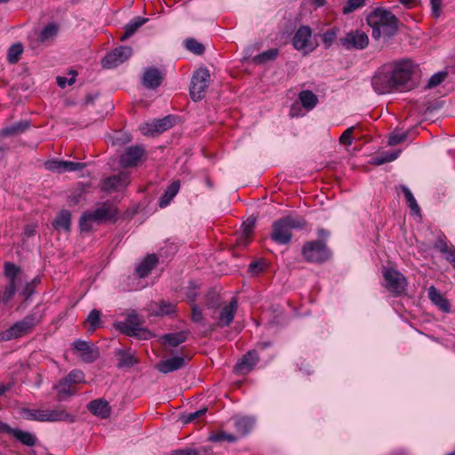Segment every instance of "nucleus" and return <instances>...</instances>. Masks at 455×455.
<instances>
[{
    "instance_id": "nucleus-39",
    "label": "nucleus",
    "mask_w": 455,
    "mask_h": 455,
    "mask_svg": "<svg viewBox=\"0 0 455 455\" xmlns=\"http://www.w3.org/2000/svg\"><path fill=\"white\" fill-rule=\"evenodd\" d=\"M20 273V267L14 263L6 262L4 264V275L8 279V283L16 284V280Z\"/></svg>"
},
{
    "instance_id": "nucleus-22",
    "label": "nucleus",
    "mask_w": 455,
    "mask_h": 455,
    "mask_svg": "<svg viewBox=\"0 0 455 455\" xmlns=\"http://www.w3.org/2000/svg\"><path fill=\"white\" fill-rule=\"evenodd\" d=\"M312 36V30L308 26H300L295 32L292 38V44L295 49L301 51L307 47Z\"/></svg>"
},
{
    "instance_id": "nucleus-51",
    "label": "nucleus",
    "mask_w": 455,
    "mask_h": 455,
    "mask_svg": "<svg viewBox=\"0 0 455 455\" xmlns=\"http://www.w3.org/2000/svg\"><path fill=\"white\" fill-rule=\"evenodd\" d=\"M407 138H408V132H393L389 135L388 144L390 146H396L398 144H401L404 140H406Z\"/></svg>"
},
{
    "instance_id": "nucleus-53",
    "label": "nucleus",
    "mask_w": 455,
    "mask_h": 455,
    "mask_svg": "<svg viewBox=\"0 0 455 455\" xmlns=\"http://www.w3.org/2000/svg\"><path fill=\"white\" fill-rule=\"evenodd\" d=\"M85 166H86L85 163H76V162L63 160L62 171H63V172H76V171L83 170L84 168H85Z\"/></svg>"
},
{
    "instance_id": "nucleus-45",
    "label": "nucleus",
    "mask_w": 455,
    "mask_h": 455,
    "mask_svg": "<svg viewBox=\"0 0 455 455\" xmlns=\"http://www.w3.org/2000/svg\"><path fill=\"white\" fill-rule=\"evenodd\" d=\"M186 48L191 52L201 55L204 52V46L194 38H188L185 41Z\"/></svg>"
},
{
    "instance_id": "nucleus-58",
    "label": "nucleus",
    "mask_w": 455,
    "mask_h": 455,
    "mask_svg": "<svg viewBox=\"0 0 455 455\" xmlns=\"http://www.w3.org/2000/svg\"><path fill=\"white\" fill-rule=\"evenodd\" d=\"M63 160H52L45 163L47 170L55 172L57 173H63L62 167Z\"/></svg>"
},
{
    "instance_id": "nucleus-46",
    "label": "nucleus",
    "mask_w": 455,
    "mask_h": 455,
    "mask_svg": "<svg viewBox=\"0 0 455 455\" xmlns=\"http://www.w3.org/2000/svg\"><path fill=\"white\" fill-rule=\"evenodd\" d=\"M86 322L90 324V331H94L98 327H100V311L95 308L92 309L89 313Z\"/></svg>"
},
{
    "instance_id": "nucleus-24",
    "label": "nucleus",
    "mask_w": 455,
    "mask_h": 455,
    "mask_svg": "<svg viewBox=\"0 0 455 455\" xmlns=\"http://www.w3.org/2000/svg\"><path fill=\"white\" fill-rule=\"evenodd\" d=\"M158 263V257L156 254L148 255L136 267L135 271L140 278H144L149 275L151 270Z\"/></svg>"
},
{
    "instance_id": "nucleus-28",
    "label": "nucleus",
    "mask_w": 455,
    "mask_h": 455,
    "mask_svg": "<svg viewBox=\"0 0 455 455\" xmlns=\"http://www.w3.org/2000/svg\"><path fill=\"white\" fill-rule=\"evenodd\" d=\"M31 125L29 120H21L9 126L3 128L0 134L4 137L14 136L27 131Z\"/></svg>"
},
{
    "instance_id": "nucleus-47",
    "label": "nucleus",
    "mask_w": 455,
    "mask_h": 455,
    "mask_svg": "<svg viewBox=\"0 0 455 455\" xmlns=\"http://www.w3.org/2000/svg\"><path fill=\"white\" fill-rule=\"evenodd\" d=\"M191 320L195 323L200 324L202 326H206V320L204 316L202 310L196 304H193L191 307Z\"/></svg>"
},
{
    "instance_id": "nucleus-42",
    "label": "nucleus",
    "mask_w": 455,
    "mask_h": 455,
    "mask_svg": "<svg viewBox=\"0 0 455 455\" xmlns=\"http://www.w3.org/2000/svg\"><path fill=\"white\" fill-rule=\"evenodd\" d=\"M23 52L22 44L18 43L15 44H12L7 53V60L11 64L16 63L19 60Z\"/></svg>"
},
{
    "instance_id": "nucleus-30",
    "label": "nucleus",
    "mask_w": 455,
    "mask_h": 455,
    "mask_svg": "<svg viewBox=\"0 0 455 455\" xmlns=\"http://www.w3.org/2000/svg\"><path fill=\"white\" fill-rule=\"evenodd\" d=\"M53 227L58 230H64L68 232L70 230L71 225V212L68 210H61L57 216L55 217L53 223Z\"/></svg>"
},
{
    "instance_id": "nucleus-4",
    "label": "nucleus",
    "mask_w": 455,
    "mask_h": 455,
    "mask_svg": "<svg viewBox=\"0 0 455 455\" xmlns=\"http://www.w3.org/2000/svg\"><path fill=\"white\" fill-rule=\"evenodd\" d=\"M43 317V311L34 310L23 319L16 322L11 327L2 331L0 333V341H8L30 333L32 330L42 321Z\"/></svg>"
},
{
    "instance_id": "nucleus-27",
    "label": "nucleus",
    "mask_w": 455,
    "mask_h": 455,
    "mask_svg": "<svg viewBox=\"0 0 455 455\" xmlns=\"http://www.w3.org/2000/svg\"><path fill=\"white\" fill-rule=\"evenodd\" d=\"M189 331H180L177 332L166 333L161 337L163 344L176 347L185 342L188 337Z\"/></svg>"
},
{
    "instance_id": "nucleus-29",
    "label": "nucleus",
    "mask_w": 455,
    "mask_h": 455,
    "mask_svg": "<svg viewBox=\"0 0 455 455\" xmlns=\"http://www.w3.org/2000/svg\"><path fill=\"white\" fill-rule=\"evenodd\" d=\"M254 426V419L251 417L243 416L234 419V427L241 436L248 435Z\"/></svg>"
},
{
    "instance_id": "nucleus-33",
    "label": "nucleus",
    "mask_w": 455,
    "mask_h": 455,
    "mask_svg": "<svg viewBox=\"0 0 455 455\" xmlns=\"http://www.w3.org/2000/svg\"><path fill=\"white\" fill-rule=\"evenodd\" d=\"M256 223L255 218H248L242 225L243 232L242 235L238 240V243L243 246H247L250 243L251 235L253 232V228Z\"/></svg>"
},
{
    "instance_id": "nucleus-44",
    "label": "nucleus",
    "mask_w": 455,
    "mask_h": 455,
    "mask_svg": "<svg viewBox=\"0 0 455 455\" xmlns=\"http://www.w3.org/2000/svg\"><path fill=\"white\" fill-rule=\"evenodd\" d=\"M209 440L214 443L220 442H228V443H235L237 440V436L228 434L227 432L220 431L216 434L212 435L209 437Z\"/></svg>"
},
{
    "instance_id": "nucleus-56",
    "label": "nucleus",
    "mask_w": 455,
    "mask_h": 455,
    "mask_svg": "<svg viewBox=\"0 0 455 455\" xmlns=\"http://www.w3.org/2000/svg\"><path fill=\"white\" fill-rule=\"evenodd\" d=\"M207 411V407H203L194 412H191V413H188V415H184L182 417V420L184 423H189V422H192L194 420H196V419H198L199 417L204 415Z\"/></svg>"
},
{
    "instance_id": "nucleus-57",
    "label": "nucleus",
    "mask_w": 455,
    "mask_h": 455,
    "mask_svg": "<svg viewBox=\"0 0 455 455\" xmlns=\"http://www.w3.org/2000/svg\"><path fill=\"white\" fill-rule=\"evenodd\" d=\"M205 304L208 308H218L220 306L219 295L215 292H210L206 296Z\"/></svg>"
},
{
    "instance_id": "nucleus-36",
    "label": "nucleus",
    "mask_w": 455,
    "mask_h": 455,
    "mask_svg": "<svg viewBox=\"0 0 455 455\" xmlns=\"http://www.w3.org/2000/svg\"><path fill=\"white\" fill-rule=\"evenodd\" d=\"M59 32V26L56 23L47 24L41 31L38 40L41 43L52 40Z\"/></svg>"
},
{
    "instance_id": "nucleus-55",
    "label": "nucleus",
    "mask_w": 455,
    "mask_h": 455,
    "mask_svg": "<svg viewBox=\"0 0 455 455\" xmlns=\"http://www.w3.org/2000/svg\"><path fill=\"white\" fill-rule=\"evenodd\" d=\"M337 37V29L336 28H331L328 29L323 35V43L325 45V48H329L333 41Z\"/></svg>"
},
{
    "instance_id": "nucleus-37",
    "label": "nucleus",
    "mask_w": 455,
    "mask_h": 455,
    "mask_svg": "<svg viewBox=\"0 0 455 455\" xmlns=\"http://www.w3.org/2000/svg\"><path fill=\"white\" fill-rule=\"evenodd\" d=\"M279 53V50L276 48H272L267 51H265L256 56L253 57L252 62L255 64H262L270 60H275Z\"/></svg>"
},
{
    "instance_id": "nucleus-7",
    "label": "nucleus",
    "mask_w": 455,
    "mask_h": 455,
    "mask_svg": "<svg viewBox=\"0 0 455 455\" xmlns=\"http://www.w3.org/2000/svg\"><path fill=\"white\" fill-rule=\"evenodd\" d=\"M209 81L210 72L206 68H200L193 74L189 93L194 101H199L205 97Z\"/></svg>"
},
{
    "instance_id": "nucleus-19",
    "label": "nucleus",
    "mask_w": 455,
    "mask_h": 455,
    "mask_svg": "<svg viewBox=\"0 0 455 455\" xmlns=\"http://www.w3.org/2000/svg\"><path fill=\"white\" fill-rule=\"evenodd\" d=\"M128 183L129 176L125 173H119L103 180L101 189L108 192L120 188H124Z\"/></svg>"
},
{
    "instance_id": "nucleus-60",
    "label": "nucleus",
    "mask_w": 455,
    "mask_h": 455,
    "mask_svg": "<svg viewBox=\"0 0 455 455\" xmlns=\"http://www.w3.org/2000/svg\"><path fill=\"white\" fill-rule=\"evenodd\" d=\"M264 270V262L261 259L250 263L248 272L251 275H257Z\"/></svg>"
},
{
    "instance_id": "nucleus-17",
    "label": "nucleus",
    "mask_w": 455,
    "mask_h": 455,
    "mask_svg": "<svg viewBox=\"0 0 455 455\" xmlns=\"http://www.w3.org/2000/svg\"><path fill=\"white\" fill-rule=\"evenodd\" d=\"M238 308V300L236 297H233L229 304L222 308L220 314L217 325L220 328L228 327L233 322Z\"/></svg>"
},
{
    "instance_id": "nucleus-3",
    "label": "nucleus",
    "mask_w": 455,
    "mask_h": 455,
    "mask_svg": "<svg viewBox=\"0 0 455 455\" xmlns=\"http://www.w3.org/2000/svg\"><path fill=\"white\" fill-rule=\"evenodd\" d=\"M307 220L301 216L288 215L274 221L271 239L277 244L287 245L291 242L293 229H304Z\"/></svg>"
},
{
    "instance_id": "nucleus-23",
    "label": "nucleus",
    "mask_w": 455,
    "mask_h": 455,
    "mask_svg": "<svg viewBox=\"0 0 455 455\" xmlns=\"http://www.w3.org/2000/svg\"><path fill=\"white\" fill-rule=\"evenodd\" d=\"M4 433L12 435L18 441L22 444L32 447L36 443V438L34 435L29 432L22 431L18 428H12L9 425L5 424Z\"/></svg>"
},
{
    "instance_id": "nucleus-6",
    "label": "nucleus",
    "mask_w": 455,
    "mask_h": 455,
    "mask_svg": "<svg viewBox=\"0 0 455 455\" xmlns=\"http://www.w3.org/2000/svg\"><path fill=\"white\" fill-rule=\"evenodd\" d=\"M383 277L385 280L384 286L394 296H401L406 291L407 280L405 276L394 267H384Z\"/></svg>"
},
{
    "instance_id": "nucleus-13",
    "label": "nucleus",
    "mask_w": 455,
    "mask_h": 455,
    "mask_svg": "<svg viewBox=\"0 0 455 455\" xmlns=\"http://www.w3.org/2000/svg\"><path fill=\"white\" fill-rule=\"evenodd\" d=\"M74 349L79 353L81 359L87 363H93L100 357V351L92 342L76 339L72 343Z\"/></svg>"
},
{
    "instance_id": "nucleus-1",
    "label": "nucleus",
    "mask_w": 455,
    "mask_h": 455,
    "mask_svg": "<svg viewBox=\"0 0 455 455\" xmlns=\"http://www.w3.org/2000/svg\"><path fill=\"white\" fill-rule=\"evenodd\" d=\"M413 73L411 61L403 60L381 66L371 78L373 90L379 94L407 91Z\"/></svg>"
},
{
    "instance_id": "nucleus-43",
    "label": "nucleus",
    "mask_w": 455,
    "mask_h": 455,
    "mask_svg": "<svg viewBox=\"0 0 455 455\" xmlns=\"http://www.w3.org/2000/svg\"><path fill=\"white\" fill-rule=\"evenodd\" d=\"M399 153L400 151H396L393 153H385L383 156H375L371 159V164L379 166L392 162L398 157Z\"/></svg>"
},
{
    "instance_id": "nucleus-62",
    "label": "nucleus",
    "mask_w": 455,
    "mask_h": 455,
    "mask_svg": "<svg viewBox=\"0 0 455 455\" xmlns=\"http://www.w3.org/2000/svg\"><path fill=\"white\" fill-rule=\"evenodd\" d=\"M169 455H200V452L194 448H184L172 451Z\"/></svg>"
},
{
    "instance_id": "nucleus-35",
    "label": "nucleus",
    "mask_w": 455,
    "mask_h": 455,
    "mask_svg": "<svg viewBox=\"0 0 455 455\" xmlns=\"http://www.w3.org/2000/svg\"><path fill=\"white\" fill-rule=\"evenodd\" d=\"M299 99L302 106L307 109H312L318 102L316 95L308 90L299 92Z\"/></svg>"
},
{
    "instance_id": "nucleus-34",
    "label": "nucleus",
    "mask_w": 455,
    "mask_h": 455,
    "mask_svg": "<svg viewBox=\"0 0 455 455\" xmlns=\"http://www.w3.org/2000/svg\"><path fill=\"white\" fill-rule=\"evenodd\" d=\"M180 181H173L171 185L168 186L164 194L159 199V206L161 208L166 207L171 201L175 197L180 189Z\"/></svg>"
},
{
    "instance_id": "nucleus-32",
    "label": "nucleus",
    "mask_w": 455,
    "mask_h": 455,
    "mask_svg": "<svg viewBox=\"0 0 455 455\" xmlns=\"http://www.w3.org/2000/svg\"><path fill=\"white\" fill-rule=\"evenodd\" d=\"M148 21V18H142L140 16L135 17L132 21L124 26V34L120 37V40L125 41L130 38L142 25Z\"/></svg>"
},
{
    "instance_id": "nucleus-64",
    "label": "nucleus",
    "mask_w": 455,
    "mask_h": 455,
    "mask_svg": "<svg viewBox=\"0 0 455 455\" xmlns=\"http://www.w3.org/2000/svg\"><path fill=\"white\" fill-rule=\"evenodd\" d=\"M431 11L433 15L437 18L440 16L442 0H430Z\"/></svg>"
},
{
    "instance_id": "nucleus-52",
    "label": "nucleus",
    "mask_w": 455,
    "mask_h": 455,
    "mask_svg": "<svg viewBox=\"0 0 455 455\" xmlns=\"http://www.w3.org/2000/svg\"><path fill=\"white\" fill-rule=\"evenodd\" d=\"M174 312H175V305L174 304L168 302V301H164V300H162L159 303L157 315H172Z\"/></svg>"
},
{
    "instance_id": "nucleus-31",
    "label": "nucleus",
    "mask_w": 455,
    "mask_h": 455,
    "mask_svg": "<svg viewBox=\"0 0 455 455\" xmlns=\"http://www.w3.org/2000/svg\"><path fill=\"white\" fill-rule=\"evenodd\" d=\"M75 417L67 412L64 409L46 410L45 421H67L74 422Z\"/></svg>"
},
{
    "instance_id": "nucleus-18",
    "label": "nucleus",
    "mask_w": 455,
    "mask_h": 455,
    "mask_svg": "<svg viewBox=\"0 0 455 455\" xmlns=\"http://www.w3.org/2000/svg\"><path fill=\"white\" fill-rule=\"evenodd\" d=\"M189 358L183 356H173L166 360L160 361L156 365V369L164 374L178 371L183 368Z\"/></svg>"
},
{
    "instance_id": "nucleus-48",
    "label": "nucleus",
    "mask_w": 455,
    "mask_h": 455,
    "mask_svg": "<svg viewBox=\"0 0 455 455\" xmlns=\"http://www.w3.org/2000/svg\"><path fill=\"white\" fill-rule=\"evenodd\" d=\"M365 4L366 0H347L342 8V12L344 14H349L358 8L364 6Z\"/></svg>"
},
{
    "instance_id": "nucleus-25",
    "label": "nucleus",
    "mask_w": 455,
    "mask_h": 455,
    "mask_svg": "<svg viewBox=\"0 0 455 455\" xmlns=\"http://www.w3.org/2000/svg\"><path fill=\"white\" fill-rule=\"evenodd\" d=\"M428 297L443 312L449 313L451 311L450 302L435 286L428 288Z\"/></svg>"
},
{
    "instance_id": "nucleus-15",
    "label": "nucleus",
    "mask_w": 455,
    "mask_h": 455,
    "mask_svg": "<svg viewBox=\"0 0 455 455\" xmlns=\"http://www.w3.org/2000/svg\"><path fill=\"white\" fill-rule=\"evenodd\" d=\"M164 79V73L156 67L144 68L141 77V84L149 90L158 88Z\"/></svg>"
},
{
    "instance_id": "nucleus-61",
    "label": "nucleus",
    "mask_w": 455,
    "mask_h": 455,
    "mask_svg": "<svg viewBox=\"0 0 455 455\" xmlns=\"http://www.w3.org/2000/svg\"><path fill=\"white\" fill-rule=\"evenodd\" d=\"M70 74L72 75V77L70 79H67L64 76H57V84L60 88H65L67 84L72 85L76 82V76L77 74L76 71L72 70L70 71Z\"/></svg>"
},
{
    "instance_id": "nucleus-49",
    "label": "nucleus",
    "mask_w": 455,
    "mask_h": 455,
    "mask_svg": "<svg viewBox=\"0 0 455 455\" xmlns=\"http://www.w3.org/2000/svg\"><path fill=\"white\" fill-rule=\"evenodd\" d=\"M447 76H448V73L446 71H440V72L434 74L429 78L426 88L432 89V88L438 86L447 77Z\"/></svg>"
},
{
    "instance_id": "nucleus-21",
    "label": "nucleus",
    "mask_w": 455,
    "mask_h": 455,
    "mask_svg": "<svg viewBox=\"0 0 455 455\" xmlns=\"http://www.w3.org/2000/svg\"><path fill=\"white\" fill-rule=\"evenodd\" d=\"M115 355L117 357L116 367L118 369L131 368L138 363L135 353L132 349H116Z\"/></svg>"
},
{
    "instance_id": "nucleus-26",
    "label": "nucleus",
    "mask_w": 455,
    "mask_h": 455,
    "mask_svg": "<svg viewBox=\"0 0 455 455\" xmlns=\"http://www.w3.org/2000/svg\"><path fill=\"white\" fill-rule=\"evenodd\" d=\"M57 392L59 401H62L67 397L72 396L76 393V388L74 387L66 377L61 379L53 387Z\"/></svg>"
},
{
    "instance_id": "nucleus-20",
    "label": "nucleus",
    "mask_w": 455,
    "mask_h": 455,
    "mask_svg": "<svg viewBox=\"0 0 455 455\" xmlns=\"http://www.w3.org/2000/svg\"><path fill=\"white\" fill-rule=\"evenodd\" d=\"M88 411L95 416L101 419H107L110 416L111 407L105 399H95L87 404Z\"/></svg>"
},
{
    "instance_id": "nucleus-50",
    "label": "nucleus",
    "mask_w": 455,
    "mask_h": 455,
    "mask_svg": "<svg viewBox=\"0 0 455 455\" xmlns=\"http://www.w3.org/2000/svg\"><path fill=\"white\" fill-rule=\"evenodd\" d=\"M67 379L75 387L76 384L84 383V373L80 370H73L67 376Z\"/></svg>"
},
{
    "instance_id": "nucleus-41",
    "label": "nucleus",
    "mask_w": 455,
    "mask_h": 455,
    "mask_svg": "<svg viewBox=\"0 0 455 455\" xmlns=\"http://www.w3.org/2000/svg\"><path fill=\"white\" fill-rule=\"evenodd\" d=\"M23 413L28 419L45 422L46 410L25 409Z\"/></svg>"
},
{
    "instance_id": "nucleus-10",
    "label": "nucleus",
    "mask_w": 455,
    "mask_h": 455,
    "mask_svg": "<svg viewBox=\"0 0 455 455\" xmlns=\"http://www.w3.org/2000/svg\"><path fill=\"white\" fill-rule=\"evenodd\" d=\"M132 54V48L121 45L108 52L101 60L104 68H113L126 61Z\"/></svg>"
},
{
    "instance_id": "nucleus-14",
    "label": "nucleus",
    "mask_w": 455,
    "mask_h": 455,
    "mask_svg": "<svg viewBox=\"0 0 455 455\" xmlns=\"http://www.w3.org/2000/svg\"><path fill=\"white\" fill-rule=\"evenodd\" d=\"M91 220L96 223L115 221L117 216V211L112 205L104 203L94 211H86Z\"/></svg>"
},
{
    "instance_id": "nucleus-54",
    "label": "nucleus",
    "mask_w": 455,
    "mask_h": 455,
    "mask_svg": "<svg viewBox=\"0 0 455 455\" xmlns=\"http://www.w3.org/2000/svg\"><path fill=\"white\" fill-rule=\"evenodd\" d=\"M92 220H91L90 216L87 214L86 212H84L79 220V227L82 232H89L92 230Z\"/></svg>"
},
{
    "instance_id": "nucleus-63",
    "label": "nucleus",
    "mask_w": 455,
    "mask_h": 455,
    "mask_svg": "<svg viewBox=\"0 0 455 455\" xmlns=\"http://www.w3.org/2000/svg\"><path fill=\"white\" fill-rule=\"evenodd\" d=\"M354 127L347 128L340 136L339 141L342 144L351 145L352 144V134Z\"/></svg>"
},
{
    "instance_id": "nucleus-2",
    "label": "nucleus",
    "mask_w": 455,
    "mask_h": 455,
    "mask_svg": "<svg viewBox=\"0 0 455 455\" xmlns=\"http://www.w3.org/2000/svg\"><path fill=\"white\" fill-rule=\"evenodd\" d=\"M367 24L371 28V36L378 40L381 36L388 38L398 31L399 20L389 10L377 7L366 18Z\"/></svg>"
},
{
    "instance_id": "nucleus-40",
    "label": "nucleus",
    "mask_w": 455,
    "mask_h": 455,
    "mask_svg": "<svg viewBox=\"0 0 455 455\" xmlns=\"http://www.w3.org/2000/svg\"><path fill=\"white\" fill-rule=\"evenodd\" d=\"M16 293V284L8 283L4 289H0V303L7 304Z\"/></svg>"
},
{
    "instance_id": "nucleus-8",
    "label": "nucleus",
    "mask_w": 455,
    "mask_h": 455,
    "mask_svg": "<svg viewBox=\"0 0 455 455\" xmlns=\"http://www.w3.org/2000/svg\"><path fill=\"white\" fill-rule=\"evenodd\" d=\"M116 327L122 333L130 337L147 339L150 336V332L140 326L138 317L135 315H129L125 322L117 323Z\"/></svg>"
},
{
    "instance_id": "nucleus-11",
    "label": "nucleus",
    "mask_w": 455,
    "mask_h": 455,
    "mask_svg": "<svg viewBox=\"0 0 455 455\" xmlns=\"http://www.w3.org/2000/svg\"><path fill=\"white\" fill-rule=\"evenodd\" d=\"M174 125V117L166 116L160 119H155L151 123H146L140 127V131L144 135L156 136Z\"/></svg>"
},
{
    "instance_id": "nucleus-38",
    "label": "nucleus",
    "mask_w": 455,
    "mask_h": 455,
    "mask_svg": "<svg viewBox=\"0 0 455 455\" xmlns=\"http://www.w3.org/2000/svg\"><path fill=\"white\" fill-rule=\"evenodd\" d=\"M401 190H402V192L404 195V197L406 199V202H407V204H408L409 208L415 214L419 215L420 214V208L418 205V203H417L414 196L412 195L411 191L409 189L408 187H406L404 185L401 186Z\"/></svg>"
},
{
    "instance_id": "nucleus-12",
    "label": "nucleus",
    "mask_w": 455,
    "mask_h": 455,
    "mask_svg": "<svg viewBox=\"0 0 455 455\" xmlns=\"http://www.w3.org/2000/svg\"><path fill=\"white\" fill-rule=\"evenodd\" d=\"M259 355L257 349H252L244 354L235 364L234 372L237 375H246L251 372L259 362Z\"/></svg>"
},
{
    "instance_id": "nucleus-16",
    "label": "nucleus",
    "mask_w": 455,
    "mask_h": 455,
    "mask_svg": "<svg viewBox=\"0 0 455 455\" xmlns=\"http://www.w3.org/2000/svg\"><path fill=\"white\" fill-rule=\"evenodd\" d=\"M144 154L145 148L141 145L128 147L121 156L120 163L125 168L135 166Z\"/></svg>"
},
{
    "instance_id": "nucleus-5",
    "label": "nucleus",
    "mask_w": 455,
    "mask_h": 455,
    "mask_svg": "<svg viewBox=\"0 0 455 455\" xmlns=\"http://www.w3.org/2000/svg\"><path fill=\"white\" fill-rule=\"evenodd\" d=\"M301 252L305 260L310 263H322L331 256L326 244L320 240L307 242L303 245Z\"/></svg>"
},
{
    "instance_id": "nucleus-9",
    "label": "nucleus",
    "mask_w": 455,
    "mask_h": 455,
    "mask_svg": "<svg viewBox=\"0 0 455 455\" xmlns=\"http://www.w3.org/2000/svg\"><path fill=\"white\" fill-rule=\"evenodd\" d=\"M339 43L347 50H363L369 44V37L365 32L355 29L346 33Z\"/></svg>"
},
{
    "instance_id": "nucleus-59",
    "label": "nucleus",
    "mask_w": 455,
    "mask_h": 455,
    "mask_svg": "<svg viewBox=\"0 0 455 455\" xmlns=\"http://www.w3.org/2000/svg\"><path fill=\"white\" fill-rule=\"evenodd\" d=\"M36 289L33 287V284H29L28 283H26L22 291H20V295L24 297V304L27 307L28 301L31 298L33 294H35Z\"/></svg>"
}]
</instances>
